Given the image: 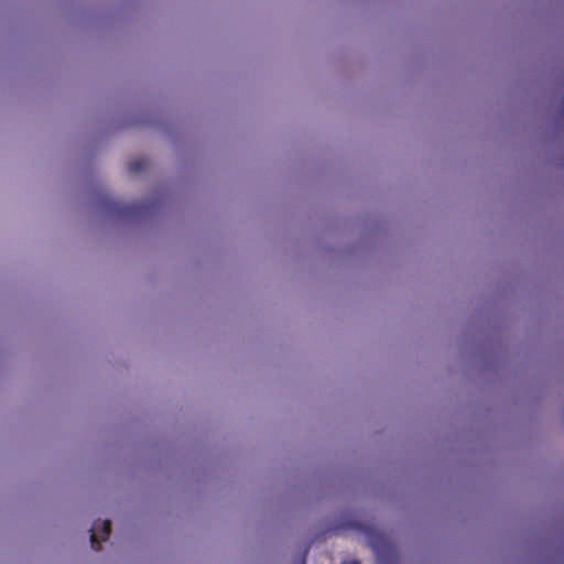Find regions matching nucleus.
Listing matches in <instances>:
<instances>
[{
    "label": "nucleus",
    "instance_id": "nucleus-1",
    "mask_svg": "<svg viewBox=\"0 0 564 564\" xmlns=\"http://www.w3.org/2000/svg\"><path fill=\"white\" fill-rule=\"evenodd\" d=\"M111 533V523L109 520H104L101 523L100 539H98V534L95 532V527L90 529V544L95 551H99L101 549V541H107Z\"/></svg>",
    "mask_w": 564,
    "mask_h": 564
},
{
    "label": "nucleus",
    "instance_id": "nucleus-2",
    "mask_svg": "<svg viewBox=\"0 0 564 564\" xmlns=\"http://www.w3.org/2000/svg\"><path fill=\"white\" fill-rule=\"evenodd\" d=\"M148 160L145 158H137L129 162L128 170L131 173H139L147 169Z\"/></svg>",
    "mask_w": 564,
    "mask_h": 564
},
{
    "label": "nucleus",
    "instance_id": "nucleus-3",
    "mask_svg": "<svg viewBox=\"0 0 564 564\" xmlns=\"http://www.w3.org/2000/svg\"><path fill=\"white\" fill-rule=\"evenodd\" d=\"M370 545L373 549V551L377 553L378 556H382L386 543L381 536L371 538Z\"/></svg>",
    "mask_w": 564,
    "mask_h": 564
},
{
    "label": "nucleus",
    "instance_id": "nucleus-4",
    "mask_svg": "<svg viewBox=\"0 0 564 564\" xmlns=\"http://www.w3.org/2000/svg\"><path fill=\"white\" fill-rule=\"evenodd\" d=\"M341 564H360L358 560H345Z\"/></svg>",
    "mask_w": 564,
    "mask_h": 564
},
{
    "label": "nucleus",
    "instance_id": "nucleus-5",
    "mask_svg": "<svg viewBox=\"0 0 564 564\" xmlns=\"http://www.w3.org/2000/svg\"><path fill=\"white\" fill-rule=\"evenodd\" d=\"M341 530H345V528L336 527V528H334L332 531H333V533H335V534H339Z\"/></svg>",
    "mask_w": 564,
    "mask_h": 564
},
{
    "label": "nucleus",
    "instance_id": "nucleus-6",
    "mask_svg": "<svg viewBox=\"0 0 564 564\" xmlns=\"http://www.w3.org/2000/svg\"><path fill=\"white\" fill-rule=\"evenodd\" d=\"M301 564H305V554L303 555V557L301 560Z\"/></svg>",
    "mask_w": 564,
    "mask_h": 564
}]
</instances>
